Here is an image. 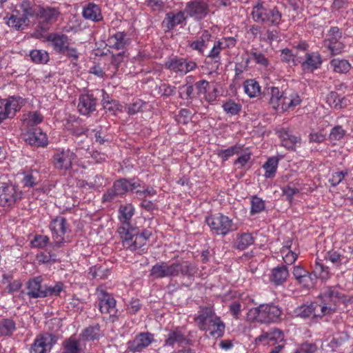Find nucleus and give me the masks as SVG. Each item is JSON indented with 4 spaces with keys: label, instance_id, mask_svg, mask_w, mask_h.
<instances>
[{
    "label": "nucleus",
    "instance_id": "nucleus-43",
    "mask_svg": "<svg viewBox=\"0 0 353 353\" xmlns=\"http://www.w3.org/2000/svg\"><path fill=\"white\" fill-rule=\"evenodd\" d=\"M271 10L266 9L261 4H258L252 9V19L256 22L265 23L266 19L268 17V11H271Z\"/></svg>",
    "mask_w": 353,
    "mask_h": 353
},
{
    "label": "nucleus",
    "instance_id": "nucleus-22",
    "mask_svg": "<svg viewBox=\"0 0 353 353\" xmlns=\"http://www.w3.org/2000/svg\"><path fill=\"white\" fill-rule=\"evenodd\" d=\"M301 67L305 72H313L319 68L322 64V59L320 54L316 52L305 53V59L301 60Z\"/></svg>",
    "mask_w": 353,
    "mask_h": 353
},
{
    "label": "nucleus",
    "instance_id": "nucleus-31",
    "mask_svg": "<svg viewBox=\"0 0 353 353\" xmlns=\"http://www.w3.org/2000/svg\"><path fill=\"white\" fill-rule=\"evenodd\" d=\"M211 34L208 31H204L199 39L192 41L190 47L194 50H197L199 54L205 56L204 51L208 47Z\"/></svg>",
    "mask_w": 353,
    "mask_h": 353
},
{
    "label": "nucleus",
    "instance_id": "nucleus-14",
    "mask_svg": "<svg viewBox=\"0 0 353 353\" xmlns=\"http://www.w3.org/2000/svg\"><path fill=\"white\" fill-rule=\"evenodd\" d=\"M25 141L35 147H45L48 145V138L40 128H35L27 132L24 135Z\"/></svg>",
    "mask_w": 353,
    "mask_h": 353
},
{
    "label": "nucleus",
    "instance_id": "nucleus-60",
    "mask_svg": "<svg viewBox=\"0 0 353 353\" xmlns=\"http://www.w3.org/2000/svg\"><path fill=\"white\" fill-rule=\"evenodd\" d=\"M327 36V39L324 41L325 45L339 41L342 37V32L338 27H332Z\"/></svg>",
    "mask_w": 353,
    "mask_h": 353
},
{
    "label": "nucleus",
    "instance_id": "nucleus-6",
    "mask_svg": "<svg viewBox=\"0 0 353 353\" xmlns=\"http://www.w3.org/2000/svg\"><path fill=\"white\" fill-rule=\"evenodd\" d=\"M57 342V336L52 333L45 332L37 336L30 348V353H50L53 345Z\"/></svg>",
    "mask_w": 353,
    "mask_h": 353
},
{
    "label": "nucleus",
    "instance_id": "nucleus-42",
    "mask_svg": "<svg viewBox=\"0 0 353 353\" xmlns=\"http://www.w3.org/2000/svg\"><path fill=\"white\" fill-rule=\"evenodd\" d=\"M245 92L251 98L257 97L261 93V87L254 79H248L243 83Z\"/></svg>",
    "mask_w": 353,
    "mask_h": 353
},
{
    "label": "nucleus",
    "instance_id": "nucleus-27",
    "mask_svg": "<svg viewBox=\"0 0 353 353\" xmlns=\"http://www.w3.org/2000/svg\"><path fill=\"white\" fill-rule=\"evenodd\" d=\"M176 343L177 344H188V339L186 338L184 333L181 331L180 327H176L169 332L167 339L165 341L164 345L173 347Z\"/></svg>",
    "mask_w": 353,
    "mask_h": 353
},
{
    "label": "nucleus",
    "instance_id": "nucleus-16",
    "mask_svg": "<svg viewBox=\"0 0 353 353\" xmlns=\"http://www.w3.org/2000/svg\"><path fill=\"white\" fill-rule=\"evenodd\" d=\"M131 43V39L127 32L118 31L108 39V45L115 50H124Z\"/></svg>",
    "mask_w": 353,
    "mask_h": 353
},
{
    "label": "nucleus",
    "instance_id": "nucleus-17",
    "mask_svg": "<svg viewBox=\"0 0 353 353\" xmlns=\"http://www.w3.org/2000/svg\"><path fill=\"white\" fill-rule=\"evenodd\" d=\"M292 275L297 283L304 288H310L314 284L312 274L304 269L301 265L293 267Z\"/></svg>",
    "mask_w": 353,
    "mask_h": 353
},
{
    "label": "nucleus",
    "instance_id": "nucleus-48",
    "mask_svg": "<svg viewBox=\"0 0 353 353\" xmlns=\"http://www.w3.org/2000/svg\"><path fill=\"white\" fill-rule=\"evenodd\" d=\"M254 238L250 233H243L237 236L236 241V248L239 250H243L247 248L249 245L253 244Z\"/></svg>",
    "mask_w": 353,
    "mask_h": 353
},
{
    "label": "nucleus",
    "instance_id": "nucleus-15",
    "mask_svg": "<svg viewBox=\"0 0 353 353\" xmlns=\"http://www.w3.org/2000/svg\"><path fill=\"white\" fill-rule=\"evenodd\" d=\"M97 99L92 94L80 95L78 103V110L83 115H89L96 110Z\"/></svg>",
    "mask_w": 353,
    "mask_h": 353
},
{
    "label": "nucleus",
    "instance_id": "nucleus-2",
    "mask_svg": "<svg viewBox=\"0 0 353 353\" xmlns=\"http://www.w3.org/2000/svg\"><path fill=\"white\" fill-rule=\"evenodd\" d=\"M250 312L253 313L254 319L261 323H276L281 320V308L273 304H261Z\"/></svg>",
    "mask_w": 353,
    "mask_h": 353
},
{
    "label": "nucleus",
    "instance_id": "nucleus-11",
    "mask_svg": "<svg viewBox=\"0 0 353 353\" xmlns=\"http://www.w3.org/2000/svg\"><path fill=\"white\" fill-rule=\"evenodd\" d=\"M150 275L154 279L176 277V263L171 264L166 262L157 263L152 267Z\"/></svg>",
    "mask_w": 353,
    "mask_h": 353
},
{
    "label": "nucleus",
    "instance_id": "nucleus-61",
    "mask_svg": "<svg viewBox=\"0 0 353 353\" xmlns=\"http://www.w3.org/2000/svg\"><path fill=\"white\" fill-rule=\"evenodd\" d=\"M346 131L341 125H336L332 128L329 134L330 141H337L342 139L345 135Z\"/></svg>",
    "mask_w": 353,
    "mask_h": 353
},
{
    "label": "nucleus",
    "instance_id": "nucleus-33",
    "mask_svg": "<svg viewBox=\"0 0 353 353\" xmlns=\"http://www.w3.org/2000/svg\"><path fill=\"white\" fill-rule=\"evenodd\" d=\"M316 303H312L311 304L303 305L299 307H297L295 310V314L297 316H300L302 318L309 317L310 315L314 314V316H320L322 317L321 314H316L315 311L316 307H319Z\"/></svg>",
    "mask_w": 353,
    "mask_h": 353
},
{
    "label": "nucleus",
    "instance_id": "nucleus-49",
    "mask_svg": "<svg viewBox=\"0 0 353 353\" xmlns=\"http://www.w3.org/2000/svg\"><path fill=\"white\" fill-rule=\"evenodd\" d=\"M278 163L279 159L276 157L269 158L265 163L263 167L265 170L264 176L266 178H272L274 176L277 169Z\"/></svg>",
    "mask_w": 353,
    "mask_h": 353
},
{
    "label": "nucleus",
    "instance_id": "nucleus-4",
    "mask_svg": "<svg viewBox=\"0 0 353 353\" xmlns=\"http://www.w3.org/2000/svg\"><path fill=\"white\" fill-rule=\"evenodd\" d=\"M50 228L52 234L53 243L50 245L54 248H59L62 247L65 242V234L68 228L67 220L63 216H57L50 223Z\"/></svg>",
    "mask_w": 353,
    "mask_h": 353
},
{
    "label": "nucleus",
    "instance_id": "nucleus-58",
    "mask_svg": "<svg viewBox=\"0 0 353 353\" xmlns=\"http://www.w3.org/2000/svg\"><path fill=\"white\" fill-rule=\"evenodd\" d=\"M343 100L344 98H340L336 92H330L327 96V101L336 109H341L343 107Z\"/></svg>",
    "mask_w": 353,
    "mask_h": 353
},
{
    "label": "nucleus",
    "instance_id": "nucleus-55",
    "mask_svg": "<svg viewBox=\"0 0 353 353\" xmlns=\"http://www.w3.org/2000/svg\"><path fill=\"white\" fill-rule=\"evenodd\" d=\"M265 209V203L259 197L253 196L251 198L250 214L252 215L261 212Z\"/></svg>",
    "mask_w": 353,
    "mask_h": 353
},
{
    "label": "nucleus",
    "instance_id": "nucleus-12",
    "mask_svg": "<svg viewBox=\"0 0 353 353\" xmlns=\"http://www.w3.org/2000/svg\"><path fill=\"white\" fill-rule=\"evenodd\" d=\"M59 14L60 12L58 8L40 7L37 19L39 20L41 29L48 30V25L56 21Z\"/></svg>",
    "mask_w": 353,
    "mask_h": 353
},
{
    "label": "nucleus",
    "instance_id": "nucleus-26",
    "mask_svg": "<svg viewBox=\"0 0 353 353\" xmlns=\"http://www.w3.org/2000/svg\"><path fill=\"white\" fill-rule=\"evenodd\" d=\"M151 235L152 232L148 230H143L141 233L136 232L134 240L132 239V243H130L128 249L132 252L139 249L144 251L145 248H142L146 244Z\"/></svg>",
    "mask_w": 353,
    "mask_h": 353
},
{
    "label": "nucleus",
    "instance_id": "nucleus-24",
    "mask_svg": "<svg viewBox=\"0 0 353 353\" xmlns=\"http://www.w3.org/2000/svg\"><path fill=\"white\" fill-rule=\"evenodd\" d=\"M289 275L287 265L281 264L272 270L270 279L275 285H281L287 281Z\"/></svg>",
    "mask_w": 353,
    "mask_h": 353
},
{
    "label": "nucleus",
    "instance_id": "nucleus-25",
    "mask_svg": "<svg viewBox=\"0 0 353 353\" xmlns=\"http://www.w3.org/2000/svg\"><path fill=\"white\" fill-rule=\"evenodd\" d=\"M113 186L119 196L123 195L130 191H132L135 188L140 187L141 184L139 181L134 179H120L116 181Z\"/></svg>",
    "mask_w": 353,
    "mask_h": 353
},
{
    "label": "nucleus",
    "instance_id": "nucleus-18",
    "mask_svg": "<svg viewBox=\"0 0 353 353\" xmlns=\"http://www.w3.org/2000/svg\"><path fill=\"white\" fill-rule=\"evenodd\" d=\"M42 281L41 276H36L27 282V295L30 299L43 298L44 285H41Z\"/></svg>",
    "mask_w": 353,
    "mask_h": 353
},
{
    "label": "nucleus",
    "instance_id": "nucleus-28",
    "mask_svg": "<svg viewBox=\"0 0 353 353\" xmlns=\"http://www.w3.org/2000/svg\"><path fill=\"white\" fill-rule=\"evenodd\" d=\"M49 41L52 42L54 50L61 54H65L69 46V39L65 34H54L49 37Z\"/></svg>",
    "mask_w": 353,
    "mask_h": 353
},
{
    "label": "nucleus",
    "instance_id": "nucleus-37",
    "mask_svg": "<svg viewBox=\"0 0 353 353\" xmlns=\"http://www.w3.org/2000/svg\"><path fill=\"white\" fill-rule=\"evenodd\" d=\"M16 329V323L13 319H0V336H10Z\"/></svg>",
    "mask_w": 353,
    "mask_h": 353
},
{
    "label": "nucleus",
    "instance_id": "nucleus-13",
    "mask_svg": "<svg viewBox=\"0 0 353 353\" xmlns=\"http://www.w3.org/2000/svg\"><path fill=\"white\" fill-rule=\"evenodd\" d=\"M98 307L102 314H108L110 316H115L117 313L116 300L110 294L102 290L99 296Z\"/></svg>",
    "mask_w": 353,
    "mask_h": 353
},
{
    "label": "nucleus",
    "instance_id": "nucleus-46",
    "mask_svg": "<svg viewBox=\"0 0 353 353\" xmlns=\"http://www.w3.org/2000/svg\"><path fill=\"white\" fill-rule=\"evenodd\" d=\"M63 347L62 353H79L81 350L79 341L72 336L63 341Z\"/></svg>",
    "mask_w": 353,
    "mask_h": 353
},
{
    "label": "nucleus",
    "instance_id": "nucleus-36",
    "mask_svg": "<svg viewBox=\"0 0 353 353\" xmlns=\"http://www.w3.org/2000/svg\"><path fill=\"white\" fill-rule=\"evenodd\" d=\"M101 336V327L99 324L90 325L85 328L81 334V338L85 341L98 340Z\"/></svg>",
    "mask_w": 353,
    "mask_h": 353
},
{
    "label": "nucleus",
    "instance_id": "nucleus-41",
    "mask_svg": "<svg viewBox=\"0 0 353 353\" xmlns=\"http://www.w3.org/2000/svg\"><path fill=\"white\" fill-rule=\"evenodd\" d=\"M311 274H312V276H314V281L317 278L326 280L330 276L329 268L317 261L315 262Z\"/></svg>",
    "mask_w": 353,
    "mask_h": 353
},
{
    "label": "nucleus",
    "instance_id": "nucleus-20",
    "mask_svg": "<svg viewBox=\"0 0 353 353\" xmlns=\"http://www.w3.org/2000/svg\"><path fill=\"white\" fill-rule=\"evenodd\" d=\"M284 339L283 332L277 328L270 329L263 333L256 338V341L264 342L265 344L274 345L283 341Z\"/></svg>",
    "mask_w": 353,
    "mask_h": 353
},
{
    "label": "nucleus",
    "instance_id": "nucleus-59",
    "mask_svg": "<svg viewBox=\"0 0 353 353\" xmlns=\"http://www.w3.org/2000/svg\"><path fill=\"white\" fill-rule=\"evenodd\" d=\"M217 41H214L212 48L208 54H205L207 58L210 59L215 63H220L221 61V51L223 50Z\"/></svg>",
    "mask_w": 353,
    "mask_h": 353
},
{
    "label": "nucleus",
    "instance_id": "nucleus-19",
    "mask_svg": "<svg viewBox=\"0 0 353 353\" xmlns=\"http://www.w3.org/2000/svg\"><path fill=\"white\" fill-rule=\"evenodd\" d=\"M19 12L18 10H14L12 14H7L3 20L6 21V23L17 30H23L24 26H28L29 23V19L26 17L21 16H19Z\"/></svg>",
    "mask_w": 353,
    "mask_h": 353
},
{
    "label": "nucleus",
    "instance_id": "nucleus-30",
    "mask_svg": "<svg viewBox=\"0 0 353 353\" xmlns=\"http://www.w3.org/2000/svg\"><path fill=\"white\" fill-rule=\"evenodd\" d=\"M136 232L135 228H130V223L123 224L118 228V232L123 240V246L127 249H128L130 243H132Z\"/></svg>",
    "mask_w": 353,
    "mask_h": 353
},
{
    "label": "nucleus",
    "instance_id": "nucleus-38",
    "mask_svg": "<svg viewBox=\"0 0 353 353\" xmlns=\"http://www.w3.org/2000/svg\"><path fill=\"white\" fill-rule=\"evenodd\" d=\"M323 292L325 294L326 298L332 299L334 302L340 303L341 301L345 300V294H343L337 286L325 287Z\"/></svg>",
    "mask_w": 353,
    "mask_h": 353
},
{
    "label": "nucleus",
    "instance_id": "nucleus-34",
    "mask_svg": "<svg viewBox=\"0 0 353 353\" xmlns=\"http://www.w3.org/2000/svg\"><path fill=\"white\" fill-rule=\"evenodd\" d=\"M321 297L323 304L322 306H320L321 316H323L327 314H330L336 311L338 305L339 303L337 302H334V300H332L331 298H326L323 292L321 294Z\"/></svg>",
    "mask_w": 353,
    "mask_h": 353
},
{
    "label": "nucleus",
    "instance_id": "nucleus-23",
    "mask_svg": "<svg viewBox=\"0 0 353 353\" xmlns=\"http://www.w3.org/2000/svg\"><path fill=\"white\" fill-rule=\"evenodd\" d=\"M185 14L184 10L179 11L176 13L169 12L166 14L163 21V26L166 28L167 30H171L186 20L187 17Z\"/></svg>",
    "mask_w": 353,
    "mask_h": 353
},
{
    "label": "nucleus",
    "instance_id": "nucleus-54",
    "mask_svg": "<svg viewBox=\"0 0 353 353\" xmlns=\"http://www.w3.org/2000/svg\"><path fill=\"white\" fill-rule=\"evenodd\" d=\"M102 105L105 110L110 112H114L119 110L120 107L118 101L114 99H110L109 95L105 92H103V94Z\"/></svg>",
    "mask_w": 353,
    "mask_h": 353
},
{
    "label": "nucleus",
    "instance_id": "nucleus-57",
    "mask_svg": "<svg viewBox=\"0 0 353 353\" xmlns=\"http://www.w3.org/2000/svg\"><path fill=\"white\" fill-rule=\"evenodd\" d=\"M63 283L61 282L57 283L54 286L44 285L43 298L47 296H59L61 292L63 290Z\"/></svg>",
    "mask_w": 353,
    "mask_h": 353
},
{
    "label": "nucleus",
    "instance_id": "nucleus-3",
    "mask_svg": "<svg viewBox=\"0 0 353 353\" xmlns=\"http://www.w3.org/2000/svg\"><path fill=\"white\" fill-rule=\"evenodd\" d=\"M205 221L213 234L225 236L235 230L231 219L222 214H216L207 217Z\"/></svg>",
    "mask_w": 353,
    "mask_h": 353
},
{
    "label": "nucleus",
    "instance_id": "nucleus-5",
    "mask_svg": "<svg viewBox=\"0 0 353 353\" xmlns=\"http://www.w3.org/2000/svg\"><path fill=\"white\" fill-rule=\"evenodd\" d=\"M22 192L12 184H0V206L11 208L21 199Z\"/></svg>",
    "mask_w": 353,
    "mask_h": 353
},
{
    "label": "nucleus",
    "instance_id": "nucleus-1",
    "mask_svg": "<svg viewBox=\"0 0 353 353\" xmlns=\"http://www.w3.org/2000/svg\"><path fill=\"white\" fill-rule=\"evenodd\" d=\"M199 312L195 321L200 330L208 331L212 337L218 338L223 336L225 328V324L220 317L215 314L212 308L203 307Z\"/></svg>",
    "mask_w": 353,
    "mask_h": 353
},
{
    "label": "nucleus",
    "instance_id": "nucleus-44",
    "mask_svg": "<svg viewBox=\"0 0 353 353\" xmlns=\"http://www.w3.org/2000/svg\"><path fill=\"white\" fill-rule=\"evenodd\" d=\"M271 97L270 99V104L274 110H277L280 106L281 101L285 96L284 92H281L277 87H271Z\"/></svg>",
    "mask_w": 353,
    "mask_h": 353
},
{
    "label": "nucleus",
    "instance_id": "nucleus-63",
    "mask_svg": "<svg viewBox=\"0 0 353 353\" xmlns=\"http://www.w3.org/2000/svg\"><path fill=\"white\" fill-rule=\"evenodd\" d=\"M350 336L347 332H341L336 334L330 341L332 347H338L349 340Z\"/></svg>",
    "mask_w": 353,
    "mask_h": 353
},
{
    "label": "nucleus",
    "instance_id": "nucleus-64",
    "mask_svg": "<svg viewBox=\"0 0 353 353\" xmlns=\"http://www.w3.org/2000/svg\"><path fill=\"white\" fill-rule=\"evenodd\" d=\"M317 350L315 343L305 342L302 343L294 353H315Z\"/></svg>",
    "mask_w": 353,
    "mask_h": 353
},
{
    "label": "nucleus",
    "instance_id": "nucleus-7",
    "mask_svg": "<svg viewBox=\"0 0 353 353\" xmlns=\"http://www.w3.org/2000/svg\"><path fill=\"white\" fill-rule=\"evenodd\" d=\"M23 99L20 97L11 96L7 99H0V124L8 118H12L20 109Z\"/></svg>",
    "mask_w": 353,
    "mask_h": 353
},
{
    "label": "nucleus",
    "instance_id": "nucleus-9",
    "mask_svg": "<svg viewBox=\"0 0 353 353\" xmlns=\"http://www.w3.org/2000/svg\"><path fill=\"white\" fill-rule=\"evenodd\" d=\"M76 154L70 150H61L55 152L52 157V163L55 168L60 170H68L72 167Z\"/></svg>",
    "mask_w": 353,
    "mask_h": 353
},
{
    "label": "nucleus",
    "instance_id": "nucleus-52",
    "mask_svg": "<svg viewBox=\"0 0 353 353\" xmlns=\"http://www.w3.org/2000/svg\"><path fill=\"white\" fill-rule=\"evenodd\" d=\"M109 274V270L101 266L94 265L90 268L88 275L92 279H104Z\"/></svg>",
    "mask_w": 353,
    "mask_h": 353
},
{
    "label": "nucleus",
    "instance_id": "nucleus-51",
    "mask_svg": "<svg viewBox=\"0 0 353 353\" xmlns=\"http://www.w3.org/2000/svg\"><path fill=\"white\" fill-rule=\"evenodd\" d=\"M119 212L120 214V219H123V224L130 223L129 221L134 214V208L132 204L121 205L119 209Z\"/></svg>",
    "mask_w": 353,
    "mask_h": 353
},
{
    "label": "nucleus",
    "instance_id": "nucleus-8",
    "mask_svg": "<svg viewBox=\"0 0 353 353\" xmlns=\"http://www.w3.org/2000/svg\"><path fill=\"white\" fill-rule=\"evenodd\" d=\"M185 13L196 21L203 19L209 13V5L201 0L188 2L183 10Z\"/></svg>",
    "mask_w": 353,
    "mask_h": 353
},
{
    "label": "nucleus",
    "instance_id": "nucleus-39",
    "mask_svg": "<svg viewBox=\"0 0 353 353\" xmlns=\"http://www.w3.org/2000/svg\"><path fill=\"white\" fill-rule=\"evenodd\" d=\"M40 7V6L32 4V2L28 0L23 1L20 5V8L23 12L22 16L26 17L28 19V17H34L37 18Z\"/></svg>",
    "mask_w": 353,
    "mask_h": 353
},
{
    "label": "nucleus",
    "instance_id": "nucleus-21",
    "mask_svg": "<svg viewBox=\"0 0 353 353\" xmlns=\"http://www.w3.org/2000/svg\"><path fill=\"white\" fill-rule=\"evenodd\" d=\"M281 139V145L288 150H295L296 146L301 145V139L292 134L290 131L282 129L277 132Z\"/></svg>",
    "mask_w": 353,
    "mask_h": 353
},
{
    "label": "nucleus",
    "instance_id": "nucleus-40",
    "mask_svg": "<svg viewBox=\"0 0 353 353\" xmlns=\"http://www.w3.org/2000/svg\"><path fill=\"white\" fill-rule=\"evenodd\" d=\"M281 59L283 62L292 63V65H296L301 63V57L295 53L294 50L289 48H285L281 50Z\"/></svg>",
    "mask_w": 353,
    "mask_h": 353
},
{
    "label": "nucleus",
    "instance_id": "nucleus-35",
    "mask_svg": "<svg viewBox=\"0 0 353 353\" xmlns=\"http://www.w3.org/2000/svg\"><path fill=\"white\" fill-rule=\"evenodd\" d=\"M184 58L174 57H170L165 63V67L175 73L183 74L184 69Z\"/></svg>",
    "mask_w": 353,
    "mask_h": 353
},
{
    "label": "nucleus",
    "instance_id": "nucleus-32",
    "mask_svg": "<svg viewBox=\"0 0 353 353\" xmlns=\"http://www.w3.org/2000/svg\"><path fill=\"white\" fill-rule=\"evenodd\" d=\"M83 17L93 21H99L102 19L101 9L99 6L89 3L83 8Z\"/></svg>",
    "mask_w": 353,
    "mask_h": 353
},
{
    "label": "nucleus",
    "instance_id": "nucleus-10",
    "mask_svg": "<svg viewBox=\"0 0 353 353\" xmlns=\"http://www.w3.org/2000/svg\"><path fill=\"white\" fill-rule=\"evenodd\" d=\"M154 341V335L150 332H141L133 340L127 343V350L132 352H140Z\"/></svg>",
    "mask_w": 353,
    "mask_h": 353
},
{
    "label": "nucleus",
    "instance_id": "nucleus-56",
    "mask_svg": "<svg viewBox=\"0 0 353 353\" xmlns=\"http://www.w3.org/2000/svg\"><path fill=\"white\" fill-rule=\"evenodd\" d=\"M179 89L182 91L179 94L180 98L190 101L189 103H192V100L195 97L194 85L192 84H187L181 86Z\"/></svg>",
    "mask_w": 353,
    "mask_h": 353
},
{
    "label": "nucleus",
    "instance_id": "nucleus-47",
    "mask_svg": "<svg viewBox=\"0 0 353 353\" xmlns=\"http://www.w3.org/2000/svg\"><path fill=\"white\" fill-rule=\"evenodd\" d=\"M30 59L37 64L46 63L49 60L48 53L43 50H32L30 52Z\"/></svg>",
    "mask_w": 353,
    "mask_h": 353
},
{
    "label": "nucleus",
    "instance_id": "nucleus-53",
    "mask_svg": "<svg viewBox=\"0 0 353 353\" xmlns=\"http://www.w3.org/2000/svg\"><path fill=\"white\" fill-rule=\"evenodd\" d=\"M250 59L254 60L256 63L263 67H266L269 64V61L265 56L256 50H252L249 52V58L246 61L247 63L249 62Z\"/></svg>",
    "mask_w": 353,
    "mask_h": 353
},
{
    "label": "nucleus",
    "instance_id": "nucleus-45",
    "mask_svg": "<svg viewBox=\"0 0 353 353\" xmlns=\"http://www.w3.org/2000/svg\"><path fill=\"white\" fill-rule=\"evenodd\" d=\"M241 150L242 147L236 144L225 150H217L216 154L223 161H225L234 154H239Z\"/></svg>",
    "mask_w": 353,
    "mask_h": 353
},
{
    "label": "nucleus",
    "instance_id": "nucleus-29",
    "mask_svg": "<svg viewBox=\"0 0 353 353\" xmlns=\"http://www.w3.org/2000/svg\"><path fill=\"white\" fill-rule=\"evenodd\" d=\"M176 276L180 274L183 276L189 278L194 277L198 273L196 265L189 261H184L181 263H176Z\"/></svg>",
    "mask_w": 353,
    "mask_h": 353
},
{
    "label": "nucleus",
    "instance_id": "nucleus-62",
    "mask_svg": "<svg viewBox=\"0 0 353 353\" xmlns=\"http://www.w3.org/2000/svg\"><path fill=\"white\" fill-rule=\"evenodd\" d=\"M325 259L339 267L342 264L345 257L337 251L332 250L326 254Z\"/></svg>",
    "mask_w": 353,
    "mask_h": 353
},
{
    "label": "nucleus",
    "instance_id": "nucleus-50",
    "mask_svg": "<svg viewBox=\"0 0 353 353\" xmlns=\"http://www.w3.org/2000/svg\"><path fill=\"white\" fill-rule=\"evenodd\" d=\"M330 65L338 73H346L350 68V64L345 59H334L330 61Z\"/></svg>",
    "mask_w": 353,
    "mask_h": 353
}]
</instances>
